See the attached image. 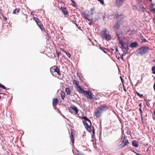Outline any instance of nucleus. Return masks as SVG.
Wrapping results in <instances>:
<instances>
[{"label": "nucleus", "instance_id": "obj_1", "mask_svg": "<svg viewBox=\"0 0 155 155\" xmlns=\"http://www.w3.org/2000/svg\"><path fill=\"white\" fill-rule=\"evenodd\" d=\"M108 106L106 104H102L98 107L95 111V115L97 118L100 117L101 114L103 112L107 110L108 109Z\"/></svg>", "mask_w": 155, "mask_h": 155}, {"label": "nucleus", "instance_id": "obj_2", "mask_svg": "<svg viewBox=\"0 0 155 155\" xmlns=\"http://www.w3.org/2000/svg\"><path fill=\"white\" fill-rule=\"evenodd\" d=\"M150 49L149 47L147 46H142L139 48L137 51L138 53L140 54L143 55L147 53Z\"/></svg>", "mask_w": 155, "mask_h": 155}, {"label": "nucleus", "instance_id": "obj_3", "mask_svg": "<svg viewBox=\"0 0 155 155\" xmlns=\"http://www.w3.org/2000/svg\"><path fill=\"white\" fill-rule=\"evenodd\" d=\"M120 45L121 46L120 47L122 50L124 54H127L129 50V46L127 43L126 44L125 42H124L123 43H121Z\"/></svg>", "mask_w": 155, "mask_h": 155}, {"label": "nucleus", "instance_id": "obj_4", "mask_svg": "<svg viewBox=\"0 0 155 155\" xmlns=\"http://www.w3.org/2000/svg\"><path fill=\"white\" fill-rule=\"evenodd\" d=\"M101 35L102 38H104L107 41H109V40H110L111 39V37L109 35V33H108V34H107L106 33V29L105 30H104V32Z\"/></svg>", "mask_w": 155, "mask_h": 155}, {"label": "nucleus", "instance_id": "obj_5", "mask_svg": "<svg viewBox=\"0 0 155 155\" xmlns=\"http://www.w3.org/2000/svg\"><path fill=\"white\" fill-rule=\"evenodd\" d=\"M123 13H119L118 12H116L115 14V17L117 19H120V20H118L120 21H120L123 20L124 18L125 17L123 16Z\"/></svg>", "mask_w": 155, "mask_h": 155}, {"label": "nucleus", "instance_id": "obj_6", "mask_svg": "<svg viewBox=\"0 0 155 155\" xmlns=\"http://www.w3.org/2000/svg\"><path fill=\"white\" fill-rule=\"evenodd\" d=\"M126 138L127 137L125 136L124 137L122 143L119 146V148H121L123 147L127 144L129 143L128 140Z\"/></svg>", "mask_w": 155, "mask_h": 155}, {"label": "nucleus", "instance_id": "obj_7", "mask_svg": "<svg viewBox=\"0 0 155 155\" xmlns=\"http://www.w3.org/2000/svg\"><path fill=\"white\" fill-rule=\"evenodd\" d=\"M84 94L85 96H86V97L87 99L90 100L92 99L93 98V96H94L93 93L89 91H84Z\"/></svg>", "mask_w": 155, "mask_h": 155}, {"label": "nucleus", "instance_id": "obj_8", "mask_svg": "<svg viewBox=\"0 0 155 155\" xmlns=\"http://www.w3.org/2000/svg\"><path fill=\"white\" fill-rule=\"evenodd\" d=\"M34 20L35 21L37 24L41 29V31H42L43 28H44L42 24L39 21L38 19L37 18L34 17Z\"/></svg>", "mask_w": 155, "mask_h": 155}, {"label": "nucleus", "instance_id": "obj_9", "mask_svg": "<svg viewBox=\"0 0 155 155\" xmlns=\"http://www.w3.org/2000/svg\"><path fill=\"white\" fill-rule=\"evenodd\" d=\"M69 110L71 113H73V110L75 112L76 114H77L78 111V108L74 105L70 106L69 108Z\"/></svg>", "mask_w": 155, "mask_h": 155}, {"label": "nucleus", "instance_id": "obj_10", "mask_svg": "<svg viewBox=\"0 0 155 155\" xmlns=\"http://www.w3.org/2000/svg\"><path fill=\"white\" fill-rule=\"evenodd\" d=\"M82 122L84 125L85 126V128H86L88 132L91 133V125H89L84 120H83L82 121Z\"/></svg>", "mask_w": 155, "mask_h": 155}, {"label": "nucleus", "instance_id": "obj_11", "mask_svg": "<svg viewBox=\"0 0 155 155\" xmlns=\"http://www.w3.org/2000/svg\"><path fill=\"white\" fill-rule=\"evenodd\" d=\"M124 0H116L115 4L118 7H120L123 4Z\"/></svg>", "mask_w": 155, "mask_h": 155}, {"label": "nucleus", "instance_id": "obj_12", "mask_svg": "<svg viewBox=\"0 0 155 155\" xmlns=\"http://www.w3.org/2000/svg\"><path fill=\"white\" fill-rule=\"evenodd\" d=\"M138 45V43L136 41H135L134 42H131L130 43V46L132 48H134L137 47Z\"/></svg>", "mask_w": 155, "mask_h": 155}, {"label": "nucleus", "instance_id": "obj_13", "mask_svg": "<svg viewBox=\"0 0 155 155\" xmlns=\"http://www.w3.org/2000/svg\"><path fill=\"white\" fill-rule=\"evenodd\" d=\"M60 9L61 10L62 12L64 15H68V12L66 10V8L64 7H61L60 8Z\"/></svg>", "mask_w": 155, "mask_h": 155}, {"label": "nucleus", "instance_id": "obj_14", "mask_svg": "<svg viewBox=\"0 0 155 155\" xmlns=\"http://www.w3.org/2000/svg\"><path fill=\"white\" fill-rule=\"evenodd\" d=\"M120 23V21L118 20L117 21L115 22V25L114 26V28L116 30H118L119 29L120 25L119 23Z\"/></svg>", "mask_w": 155, "mask_h": 155}, {"label": "nucleus", "instance_id": "obj_15", "mask_svg": "<svg viewBox=\"0 0 155 155\" xmlns=\"http://www.w3.org/2000/svg\"><path fill=\"white\" fill-rule=\"evenodd\" d=\"M116 35L117 36V39L119 41V43L120 45L121 44V43H123V42H124L120 38V34H118V33L117 32H116Z\"/></svg>", "mask_w": 155, "mask_h": 155}, {"label": "nucleus", "instance_id": "obj_16", "mask_svg": "<svg viewBox=\"0 0 155 155\" xmlns=\"http://www.w3.org/2000/svg\"><path fill=\"white\" fill-rule=\"evenodd\" d=\"M76 88L77 90L80 93H83V94H84V91H86L82 88L80 85L78 86Z\"/></svg>", "mask_w": 155, "mask_h": 155}, {"label": "nucleus", "instance_id": "obj_17", "mask_svg": "<svg viewBox=\"0 0 155 155\" xmlns=\"http://www.w3.org/2000/svg\"><path fill=\"white\" fill-rule=\"evenodd\" d=\"M132 145L133 146L136 147H138L139 145L138 141L136 140H134L132 142Z\"/></svg>", "mask_w": 155, "mask_h": 155}, {"label": "nucleus", "instance_id": "obj_18", "mask_svg": "<svg viewBox=\"0 0 155 155\" xmlns=\"http://www.w3.org/2000/svg\"><path fill=\"white\" fill-rule=\"evenodd\" d=\"M59 102L58 99L57 98H53L52 101L53 105H56Z\"/></svg>", "mask_w": 155, "mask_h": 155}, {"label": "nucleus", "instance_id": "obj_19", "mask_svg": "<svg viewBox=\"0 0 155 155\" xmlns=\"http://www.w3.org/2000/svg\"><path fill=\"white\" fill-rule=\"evenodd\" d=\"M65 91L67 95H70L71 92V91L70 90V88L68 87H67L65 88Z\"/></svg>", "mask_w": 155, "mask_h": 155}, {"label": "nucleus", "instance_id": "obj_20", "mask_svg": "<svg viewBox=\"0 0 155 155\" xmlns=\"http://www.w3.org/2000/svg\"><path fill=\"white\" fill-rule=\"evenodd\" d=\"M20 9L19 8H16L13 10V14H18L19 13Z\"/></svg>", "mask_w": 155, "mask_h": 155}, {"label": "nucleus", "instance_id": "obj_21", "mask_svg": "<svg viewBox=\"0 0 155 155\" xmlns=\"http://www.w3.org/2000/svg\"><path fill=\"white\" fill-rule=\"evenodd\" d=\"M61 99L62 100L64 99V98L65 97L64 93V92L62 91H61Z\"/></svg>", "mask_w": 155, "mask_h": 155}, {"label": "nucleus", "instance_id": "obj_22", "mask_svg": "<svg viewBox=\"0 0 155 155\" xmlns=\"http://www.w3.org/2000/svg\"><path fill=\"white\" fill-rule=\"evenodd\" d=\"M140 38L142 40L145 42H147L148 41L146 40V39L143 38V36L141 34L140 36Z\"/></svg>", "mask_w": 155, "mask_h": 155}, {"label": "nucleus", "instance_id": "obj_23", "mask_svg": "<svg viewBox=\"0 0 155 155\" xmlns=\"http://www.w3.org/2000/svg\"><path fill=\"white\" fill-rule=\"evenodd\" d=\"M53 69H54V72L57 73L60 71L59 68L58 67H56L55 68H53Z\"/></svg>", "mask_w": 155, "mask_h": 155}, {"label": "nucleus", "instance_id": "obj_24", "mask_svg": "<svg viewBox=\"0 0 155 155\" xmlns=\"http://www.w3.org/2000/svg\"><path fill=\"white\" fill-rule=\"evenodd\" d=\"M46 39L48 40H50L51 39V38L50 35L49 34H46Z\"/></svg>", "mask_w": 155, "mask_h": 155}, {"label": "nucleus", "instance_id": "obj_25", "mask_svg": "<svg viewBox=\"0 0 155 155\" xmlns=\"http://www.w3.org/2000/svg\"><path fill=\"white\" fill-rule=\"evenodd\" d=\"M81 15H83V17L85 19H87V18L88 17V15H87L86 13H81Z\"/></svg>", "mask_w": 155, "mask_h": 155}, {"label": "nucleus", "instance_id": "obj_26", "mask_svg": "<svg viewBox=\"0 0 155 155\" xmlns=\"http://www.w3.org/2000/svg\"><path fill=\"white\" fill-rule=\"evenodd\" d=\"M42 30H43V31L44 32V35L46 36V34H49L50 33L48 32V31L46 30H45V28H43Z\"/></svg>", "mask_w": 155, "mask_h": 155}, {"label": "nucleus", "instance_id": "obj_27", "mask_svg": "<svg viewBox=\"0 0 155 155\" xmlns=\"http://www.w3.org/2000/svg\"><path fill=\"white\" fill-rule=\"evenodd\" d=\"M71 1L72 3V5L73 6L76 7L78 6L77 5L74 1L73 0H71Z\"/></svg>", "mask_w": 155, "mask_h": 155}, {"label": "nucleus", "instance_id": "obj_28", "mask_svg": "<svg viewBox=\"0 0 155 155\" xmlns=\"http://www.w3.org/2000/svg\"><path fill=\"white\" fill-rule=\"evenodd\" d=\"M151 70L152 71V73L153 74H155V66L152 67Z\"/></svg>", "mask_w": 155, "mask_h": 155}, {"label": "nucleus", "instance_id": "obj_29", "mask_svg": "<svg viewBox=\"0 0 155 155\" xmlns=\"http://www.w3.org/2000/svg\"><path fill=\"white\" fill-rule=\"evenodd\" d=\"M136 93L139 97L141 98L143 97V94H140L137 91L136 92Z\"/></svg>", "mask_w": 155, "mask_h": 155}, {"label": "nucleus", "instance_id": "obj_30", "mask_svg": "<svg viewBox=\"0 0 155 155\" xmlns=\"http://www.w3.org/2000/svg\"><path fill=\"white\" fill-rule=\"evenodd\" d=\"M64 52L66 54L69 58H70L71 57V55L69 53L66 51H64Z\"/></svg>", "mask_w": 155, "mask_h": 155}, {"label": "nucleus", "instance_id": "obj_31", "mask_svg": "<svg viewBox=\"0 0 155 155\" xmlns=\"http://www.w3.org/2000/svg\"><path fill=\"white\" fill-rule=\"evenodd\" d=\"M71 137L72 142L73 143H74V136L72 133L71 134Z\"/></svg>", "mask_w": 155, "mask_h": 155}, {"label": "nucleus", "instance_id": "obj_32", "mask_svg": "<svg viewBox=\"0 0 155 155\" xmlns=\"http://www.w3.org/2000/svg\"><path fill=\"white\" fill-rule=\"evenodd\" d=\"M73 82H75V84L76 87H77L79 85L78 82L77 81H76L75 80H73Z\"/></svg>", "mask_w": 155, "mask_h": 155}, {"label": "nucleus", "instance_id": "obj_33", "mask_svg": "<svg viewBox=\"0 0 155 155\" xmlns=\"http://www.w3.org/2000/svg\"><path fill=\"white\" fill-rule=\"evenodd\" d=\"M149 11L150 12H153V13L154 14L155 13V8L153 9H149Z\"/></svg>", "mask_w": 155, "mask_h": 155}, {"label": "nucleus", "instance_id": "obj_34", "mask_svg": "<svg viewBox=\"0 0 155 155\" xmlns=\"http://www.w3.org/2000/svg\"><path fill=\"white\" fill-rule=\"evenodd\" d=\"M82 118L84 119L85 121H87V120L88 119V118L86 116H82Z\"/></svg>", "mask_w": 155, "mask_h": 155}, {"label": "nucleus", "instance_id": "obj_35", "mask_svg": "<svg viewBox=\"0 0 155 155\" xmlns=\"http://www.w3.org/2000/svg\"><path fill=\"white\" fill-rule=\"evenodd\" d=\"M142 9V12H144L146 11V8H145L143 6V7H142V8H141Z\"/></svg>", "mask_w": 155, "mask_h": 155}, {"label": "nucleus", "instance_id": "obj_36", "mask_svg": "<svg viewBox=\"0 0 155 155\" xmlns=\"http://www.w3.org/2000/svg\"><path fill=\"white\" fill-rule=\"evenodd\" d=\"M98 1L102 5H103L104 4V0H98Z\"/></svg>", "mask_w": 155, "mask_h": 155}, {"label": "nucleus", "instance_id": "obj_37", "mask_svg": "<svg viewBox=\"0 0 155 155\" xmlns=\"http://www.w3.org/2000/svg\"><path fill=\"white\" fill-rule=\"evenodd\" d=\"M124 54V53H123L122 54L121 56H120V59H122L124 61H125V60H124V58H123Z\"/></svg>", "mask_w": 155, "mask_h": 155}, {"label": "nucleus", "instance_id": "obj_38", "mask_svg": "<svg viewBox=\"0 0 155 155\" xmlns=\"http://www.w3.org/2000/svg\"><path fill=\"white\" fill-rule=\"evenodd\" d=\"M139 111H140V116H141V117H142V114H143V111L142 110V109H141V108H139Z\"/></svg>", "mask_w": 155, "mask_h": 155}, {"label": "nucleus", "instance_id": "obj_39", "mask_svg": "<svg viewBox=\"0 0 155 155\" xmlns=\"http://www.w3.org/2000/svg\"><path fill=\"white\" fill-rule=\"evenodd\" d=\"M90 10L91 11V13L90 15L92 16L93 14V10H94V8H91Z\"/></svg>", "mask_w": 155, "mask_h": 155}, {"label": "nucleus", "instance_id": "obj_40", "mask_svg": "<svg viewBox=\"0 0 155 155\" xmlns=\"http://www.w3.org/2000/svg\"><path fill=\"white\" fill-rule=\"evenodd\" d=\"M123 90H124L125 92H126V89L125 86L124 84H123Z\"/></svg>", "mask_w": 155, "mask_h": 155}, {"label": "nucleus", "instance_id": "obj_41", "mask_svg": "<svg viewBox=\"0 0 155 155\" xmlns=\"http://www.w3.org/2000/svg\"><path fill=\"white\" fill-rule=\"evenodd\" d=\"M0 88H2L4 89H5L6 90H8L9 89V88H7L5 86H4V87H0Z\"/></svg>", "mask_w": 155, "mask_h": 155}, {"label": "nucleus", "instance_id": "obj_42", "mask_svg": "<svg viewBox=\"0 0 155 155\" xmlns=\"http://www.w3.org/2000/svg\"><path fill=\"white\" fill-rule=\"evenodd\" d=\"M120 78L121 81V82H122V84H123L124 83V80H123V79L122 78V76H120Z\"/></svg>", "mask_w": 155, "mask_h": 155}, {"label": "nucleus", "instance_id": "obj_43", "mask_svg": "<svg viewBox=\"0 0 155 155\" xmlns=\"http://www.w3.org/2000/svg\"><path fill=\"white\" fill-rule=\"evenodd\" d=\"M92 132L93 134H95V130H94V127H93V129H92Z\"/></svg>", "mask_w": 155, "mask_h": 155}, {"label": "nucleus", "instance_id": "obj_44", "mask_svg": "<svg viewBox=\"0 0 155 155\" xmlns=\"http://www.w3.org/2000/svg\"><path fill=\"white\" fill-rule=\"evenodd\" d=\"M87 121H88V122H89L90 124V125H91V120L89 119H88Z\"/></svg>", "mask_w": 155, "mask_h": 155}, {"label": "nucleus", "instance_id": "obj_45", "mask_svg": "<svg viewBox=\"0 0 155 155\" xmlns=\"http://www.w3.org/2000/svg\"><path fill=\"white\" fill-rule=\"evenodd\" d=\"M56 53L57 54V56L58 57H59V56L60 55L61 53L60 52H57V51H56Z\"/></svg>", "mask_w": 155, "mask_h": 155}, {"label": "nucleus", "instance_id": "obj_46", "mask_svg": "<svg viewBox=\"0 0 155 155\" xmlns=\"http://www.w3.org/2000/svg\"><path fill=\"white\" fill-rule=\"evenodd\" d=\"M105 50H107V49H106V48H104L103 49V50H102V51H103L104 53H106V54L107 53V52H106V51H105Z\"/></svg>", "mask_w": 155, "mask_h": 155}, {"label": "nucleus", "instance_id": "obj_47", "mask_svg": "<svg viewBox=\"0 0 155 155\" xmlns=\"http://www.w3.org/2000/svg\"><path fill=\"white\" fill-rule=\"evenodd\" d=\"M142 7H143V6L142 4H140L139 5V8L141 9L142 8Z\"/></svg>", "mask_w": 155, "mask_h": 155}, {"label": "nucleus", "instance_id": "obj_48", "mask_svg": "<svg viewBox=\"0 0 155 155\" xmlns=\"http://www.w3.org/2000/svg\"><path fill=\"white\" fill-rule=\"evenodd\" d=\"M4 86H5L4 85H3L1 83H0V87H4Z\"/></svg>", "mask_w": 155, "mask_h": 155}, {"label": "nucleus", "instance_id": "obj_49", "mask_svg": "<svg viewBox=\"0 0 155 155\" xmlns=\"http://www.w3.org/2000/svg\"><path fill=\"white\" fill-rule=\"evenodd\" d=\"M87 18V19H86L88 21H90L91 20H92V18H91V19H89V18H88H88Z\"/></svg>", "mask_w": 155, "mask_h": 155}, {"label": "nucleus", "instance_id": "obj_50", "mask_svg": "<svg viewBox=\"0 0 155 155\" xmlns=\"http://www.w3.org/2000/svg\"><path fill=\"white\" fill-rule=\"evenodd\" d=\"M57 74H58V75H60L61 74L60 73V71H59L58 72H57Z\"/></svg>", "mask_w": 155, "mask_h": 155}, {"label": "nucleus", "instance_id": "obj_51", "mask_svg": "<svg viewBox=\"0 0 155 155\" xmlns=\"http://www.w3.org/2000/svg\"><path fill=\"white\" fill-rule=\"evenodd\" d=\"M134 152L136 153V154L137 155H141V154H139V153H136V152H134Z\"/></svg>", "mask_w": 155, "mask_h": 155}, {"label": "nucleus", "instance_id": "obj_52", "mask_svg": "<svg viewBox=\"0 0 155 155\" xmlns=\"http://www.w3.org/2000/svg\"><path fill=\"white\" fill-rule=\"evenodd\" d=\"M154 5V4L152 3L151 5V6H150L151 7V8L153 7Z\"/></svg>", "mask_w": 155, "mask_h": 155}, {"label": "nucleus", "instance_id": "obj_53", "mask_svg": "<svg viewBox=\"0 0 155 155\" xmlns=\"http://www.w3.org/2000/svg\"><path fill=\"white\" fill-rule=\"evenodd\" d=\"M115 51L116 52H118V48L117 47L115 48Z\"/></svg>", "mask_w": 155, "mask_h": 155}, {"label": "nucleus", "instance_id": "obj_54", "mask_svg": "<svg viewBox=\"0 0 155 155\" xmlns=\"http://www.w3.org/2000/svg\"><path fill=\"white\" fill-rule=\"evenodd\" d=\"M139 105V106L140 107V108H141L142 106V104L141 103H140Z\"/></svg>", "mask_w": 155, "mask_h": 155}, {"label": "nucleus", "instance_id": "obj_55", "mask_svg": "<svg viewBox=\"0 0 155 155\" xmlns=\"http://www.w3.org/2000/svg\"><path fill=\"white\" fill-rule=\"evenodd\" d=\"M93 22H91V21H90L89 23V25H91V24Z\"/></svg>", "mask_w": 155, "mask_h": 155}, {"label": "nucleus", "instance_id": "obj_56", "mask_svg": "<svg viewBox=\"0 0 155 155\" xmlns=\"http://www.w3.org/2000/svg\"><path fill=\"white\" fill-rule=\"evenodd\" d=\"M116 57L118 60H119L120 58L119 56H117V55H116Z\"/></svg>", "mask_w": 155, "mask_h": 155}, {"label": "nucleus", "instance_id": "obj_57", "mask_svg": "<svg viewBox=\"0 0 155 155\" xmlns=\"http://www.w3.org/2000/svg\"><path fill=\"white\" fill-rule=\"evenodd\" d=\"M3 19L5 20H6L7 18L6 17H4V18H3Z\"/></svg>", "mask_w": 155, "mask_h": 155}, {"label": "nucleus", "instance_id": "obj_58", "mask_svg": "<svg viewBox=\"0 0 155 155\" xmlns=\"http://www.w3.org/2000/svg\"><path fill=\"white\" fill-rule=\"evenodd\" d=\"M61 114L64 118H65V117L63 114Z\"/></svg>", "mask_w": 155, "mask_h": 155}, {"label": "nucleus", "instance_id": "obj_59", "mask_svg": "<svg viewBox=\"0 0 155 155\" xmlns=\"http://www.w3.org/2000/svg\"><path fill=\"white\" fill-rule=\"evenodd\" d=\"M144 101H147V98H145L144 99Z\"/></svg>", "mask_w": 155, "mask_h": 155}, {"label": "nucleus", "instance_id": "obj_60", "mask_svg": "<svg viewBox=\"0 0 155 155\" xmlns=\"http://www.w3.org/2000/svg\"><path fill=\"white\" fill-rule=\"evenodd\" d=\"M100 49H101V50H102L104 48H103L102 47H100Z\"/></svg>", "mask_w": 155, "mask_h": 155}, {"label": "nucleus", "instance_id": "obj_61", "mask_svg": "<svg viewBox=\"0 0 155 155\" xmlns=\"http://www.w3.org/2000/svg\"><path fill=\"white\" fill-rule=\"evenodd\" d=\"M62 51L63 52H64V51H65L63 49H62Z\"/></svg>", "mask_w": 155, "mask_h": 155}, {"label": "nucleus", "instance_id": "obj_62", "mask_svg": "<svg viewBox=\"0 0 155 155\" xmlns=\"http://www.w3.org/2000/svg\"><path fill=\"white\" fill-rule=\"evenodd\" d=\"M51 73L52 75L53 76H54V75L52 73V71H51Z\"/></svg>", "mask_w": 155, "mask_h": 155}, {"label": "nucleus", "instance_id": "obj_63", "mask_svg": "<svg viewBox=\"0 0 155 155\" xmlns=\"http://www.w3.org/2000/svg\"><path fill=\"white\" fill-rule=\"evenodd\" d=\"M78 155H84L82 154L81 153H78Z\"/></svg>", "mask_w": 155, "mask_h": 155}, {"label": "nucleus", "instance_id": "obj_64", "mask_svg": "<svg viewBox=\"0 0 155 155\" xmlns=\"http://www.w3.org/2000/svg\"><path fill=\"white\" fill-rule=\"evenodd\" d=\"M153 61L155 63V59H153Z\"/></svg>", "mask_w": 155, "mask_h": 155}]
</instances>
